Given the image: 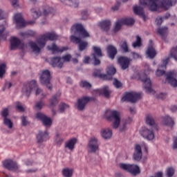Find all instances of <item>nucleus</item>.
Masks as SVG:
<instances>
[{"label":"nucleus","mask_w":177,"mask_h":177,"mask_svg":"<svg viewBox=\"0 0 177 177\" xmlns=\"http://www.w3.org/2000/svg\"><path fill=\"white\" fill-rule=\"evenodd\" d=\"M160 0H140V3L142 5V6H148L149 10L151 12H157L158 9V1ZM176 3V0H162L160 3V8L164 9L165 10H168L171 6L175 5Z\"/></svg>","instance_id":"obj_1"},{"label":"nucleus","mask_w":177,"mask_h":177,"mask_svg":"<svg viewBox=\"0 0 177 177\" xmlns=\"http://www.w3.org/2000/svg\"><path fill=\"white\" fill-rule=\"evenodd\" d=\"M120 112L117 111L108 110L105 113V118L107 121L113 122V128L117 129L120 127L121 122V118L120 117Z\"/></svg>","instance_id":"obj_2"},{"label":"nucleus","mask_w":177,"mask_h":177,"mask_svg":"<svg viewBox=\"0 0 177 177\" xmlns=\"http://www.w3.org/2000/svg\"><path fill=\"white\" fill-rule=\"evenodd\" d=\"M57 39V35L53 32H47L41 36L37 40V43L38 44L40 48H44L45 45H46V41H55Z\"/></svg>","instance_id":"obj_3"},{"label":"nucleus","mask_w":177,"mask_h":177,"mask_svg":"<svg viewBox=\"0 0 177 177\" xmlns=\"http://www.w3.org/2000/svg\"><path fill=\"white\" fill-rule=\"evenodd\" d=\"M119 167L121 169L127 171V172H129V174L133 175V176H136V175H139V174H140V168H139V166L136 165L120 163Z\"/></svg>","instance_id":"obj_4"},{"label":"nucleus","mask_w":177,"mask_h":177,"mask_svg":"<svg viewBox=\"0 0 177 177\" xmlns=\"http://www.w3.org/2000/svg\"><path fill=\"white\" fill-rule=\"evenodd\" d=\"M50 80H52V76H50V72L48 70L43 71L40 76V82L42 85L47 86L48 89L52 91L53 86L50 84Z\"/></svg>","instance_id":"obj_5"},{"label":"nucleus","mask_w":177,"mask_h":177,"mask_svg":"<svg viewBox=\"0 0 177 177\" xmlns=\"http://www.w3.org/2000/svg\"><path fill=\"white\" fill-rule=\"evenodd\" d=\"M71 31H73L74 34H80L82 38H89V37H91L88 31L85 30V28L81 24H77L73 25L71 27Z\"/></svg>","instance_id":"obj_6"},{"label":"nucleus","mask_w":177,"mask_h":177,"mask_svg":"<svg viewBox=\"0 0 177 177\" xmlns=\"http://www.w3.org/2000/svg\"><path fill=\"white\" fill-rule=\"evenodd\" d=\"M15 21L17 24V27L18 28H23V27H26L27 24H35V21H29L28 22H26L24 19L23 18V15L21 13H17L14 17Z\"/></svg>","instance_id":"obj_7"},{"label":"nucleus","mask_w":177,"mask_h":177,"mask_svg":"<svg viewBox=\"0 0 177 177\" xmlns=\"http://www.w3.org/2000/svg\"><path fill=\"white\" fill-rule=\"evenodd\" d=\"M70 39L71 42H73V44H76L78 45V49L80 52H82L88 48V44L86 41H82L81 38L75 37V35H71L70 37Z\"/></svg>","instance_id":"obj_8"},{"label":"nucleus","mask_w":177,"mask_h":177,"mask_svg":"<svg viewBox=\"0 0 177 177\" xmlns=\"http://www.w3.org/2000/svg\"><path fill=\"white\" fill-rule=\"evenodd\" d=\"M35 88H37V81L32 80L31 82H28L24 85L22 88V93L25 96L29 97L30 95L31 94V91L32 89H35Z\"/></svg>","instance_id":"obj_9"},{"label":"nucleus","mask_w":177,"mask_h":177,"mask_svg":"<svg viewBox=\"0 0 177 177\" xmlns=\"http://www.w3.org/2000/svg\"><path fill=\"white\" fill-rule=\"evenodd\" d=\"M140 99V93L130 92L127 93L122 98V102H131V103H136L137 100Z\"/></svg>","instance_id":"obj_10"},{"label":"nucleus","mask_w":177,"mask_h":177,"mask_svg":"<svg viewBox=\"0 0 177 177\" xmlns=\"http://www.w3.org/2000/svg\"><path fill=\"white\" fill-rule=\"evenodd\" d=\"M89 102H96V97H83L77 100V109L82 111L85 109V106L89 103Z\"/></svg>","instance_id":"obj_11"},{"label":"nucleus","mask_w":177,"mask_h":177,"mask_svg":"<svg viewBox=\"0 0 177 177\" xmlns=\"http://www.w3.org/2000/svg\"><path fill=\"white\" fill-rule=\"evenodd\" d=\"M36 118L41 121L43 125L46 128H50L52 127V119L46 116V115L39 112L36 114Z\"/></svg>","instance_id":"obj_12"},{"label":"nucleus","mask_w":177,"mask_h":177,"mask_svg":"<svg viewBox=\"0 0 177 177\" xmlns=\"http://www.w3.org/2000/svg\"><path fill=\"white\" fill-rule=\"evenodd\" d=\"M93 53L92 54L93 59L94 60V66H99L100 64V59L97 57H103V53H102V48L94 46L92 47Z\"/></svg>","instance_id":"obj_13"},{"label":"nucleus","mask_w":177,"mask_h":177,"mask_svg":"<svg viewBox=\"0 0 177 177\" xmlns=\"http://www.w3.org/2000/svg\"><path fill=\"white\" fill-rule=\"evenodd\" d=\"M131 62H132V59L125 56H120L118 59V63L119 66H120L122 70H127V68H129Z\"/></svg>","instance_id":"obj_14"},{"label":"nucleus","mask_w":177,"mask_h":177,"mask_svg":"<svg viewBox=\"0 0 177 177\" xmlns=\"http://www.w3.org/2000/svg\"><path fill=\"white\" fill-rule=\"evenodd\" d=\"M140 133L144 139L147 140H153L154 139V132L153 129L150 130L146 127H142L140 131Z\"/></svg>","instance_id":"obj_15"},{"label":"nucleus","mask_w":177,"mask_h":177,"mask_svg":"<svg viewBox=\"0 0 177 177\" xmlns=\"http://www.w3.org/2000/svg\"><path fill=\"white\" fill-rule=\"evenodd\" d=\"M89 153H96L99 150V142L97 138L92 137L88 144Z\"/></svg>","instance_id":"obj_16"},{"label":"nucleus","mask_w":177,"mask_h":177,"mask_svg":"<svg viewBox=\"0 0 177 177\" xmlns=\"http://www.w3.org/2000/svg\"><path fill=\"white\" fill-rule=\"evenodd\" d=\"M3 165L4 168H6V169H8V171H17V169H19L17 162L10 159L4 160L3 162Z\"/></svg>","instance_id":"obj_17"},{"label":"nucleus","mask_w":177,"mask_h":177,"mask_svg":"<svg viewBox=\"0 0 177 177\" xmlns=\"http://www.w3.org/2000/svg\"><path fill=\"white\" fill-rule=\"evenodd\" d=\"M169 63V57L162 60V64L160 65L157 71H156V75L157 77H161L165 74V68H167V64Z\"/></svg>","instance_id":"obj_18"},{"label":"nucleus","mask_w":177,"mask_h":177,"mask_svg":"<svg viewBox=\"0 0 177 177\" xmlns=\"http://www.w3.org/2000/svg\"><path fill=\"white\" fill-rule=\"evenodd\" d=\"M36 140L37 143H44V142L49 140V133L48 131H39L36 136Z\"/></svg>","instance_id":"obj_19"},{"label":"nucleus","mask_w":177,"mask_h":177,"mask_svg":"<svg viewBox=\"0 0 177 177\" xmlns=\"http://www.w3.org/2000/svg\"><path fill=\"white\" fill-rule=\"evenodd\" d=\"M140 80L143 82L144 88L146 89L147 92H151V80H150V78L147 77V75L144 74L140 76Z\"/></svg>","instance_id":"obj_20"},{"label":"nucleus","mask_w":177,"mask_h":177,"mask_svg":"<svg viewBox=\"0 0 177 177\" xmlns=\"http://www.w3.org/2000/svg\"><path fill=\"white\" fill-rule=\"evenodd\" d=\"M166 81L171 85V86H174V88H176L177 86V80H176V73L175 71L173 72H169L167 75Z\"/></svg>","instance_id":"obj_21"},{"label":"nucleus","mask_w":177,"mask_h":177,"mask_svg":"<svg viewBox=\"0 0 177 177\" xmlns=\"http://www.w3.org/2000/svg\"><path fill=\"white\" fill-rule=\"evenodd\" d=\"M142 156L143 153H142V147L139 144L136 145L133 156V160L136 161H140Z\"/></svg>","instance_id":"obj_22"},{"label":"nucleus","mask_w":177,"mask_h":177,"mask_svg":"<svg viewBox=\"0 0 177 177\" xmlns=\"http://www.w3.org/2000/svg\"><path fill=\"white\" fill-rule=\"evenodd\" d=\"M48 50H51L53 53H63V52L66 50H68V47L64 46V47H59L56 44H53L52 46H48Z\"/></svg>","instance_id":"obj_23"},{"label":"nucleus","mask_w":177,"mask_h":177,"mask_svg":"<svg viewBox=\"0 0 177 177\" xmlns=\"http://www.w3.org/2000/svg\"><path fill=\"white\" fill-rule=\"evenodd\" d=\"M106 52L109 59L114 60L115 55H117V48L115 46L110 44L106 46Z\"/></svg>","instance_id":"obj_24"},{"label":"nucleus","mask_w":177,"mask_h":177,"mask_svg":"<svg viewBox=\"0 0 177 177\" xmlns=\"http://www.w3.org/2000/svg\"><path fill=\"white\" fill-rule=\"evenodd\" d=\"M99 26L102 31L107 32L108 31H110V28H111V21L109 19L104 20L100 22Z\"/></svg>","instance_id":"obj_25"},{"label":"nucleus","mask_w":177,"mask_h":177,"mask_svg":"<svg viewBox=\"0 0 177 177\" xmlns=\"http://www.w3.org/2000/svg\"><path fill=\"white\" fill-rule=\"evenodd\" d=\"M62 58L60 57H54L50 59V64L53 67H58L62 68L63 67V62H62Z\"/></svg>","instance_id":"obj_26"},{"label":"nucleus","mask_w":177,"mask_h":177,"mask_svg":"<svg viewBox=\"0 0 177 177\" xmlns=\"http://www.w3.org/2000/svg\"><path fill=\"white\" fill-rule=\"evenodd\" d=\"M95 92L97 93L98 95H103L104 97H109L110 94L111 93V91H110V89L109 88V86H104L101 89H96L95 90Z\"/></svg>","instance_id":"obj_27"},{"label":"nucleus","mask_w":177,"mask_h":177,"mask_svg":"<svg viewBox=\"0 0 177 177\" xmlns=\"http://www.w3.org/2000/svg\"><path fill=\"white\" fill-rule=\"evenodd\" d=\"M133 12L135 15H138V16H140V17H142L144 20H146V15H145L143 7L140 6H135L133 7Z\"/></svg>","instance_id":"obj_28"},{"label":"nucleus","mask_w":177,"mask_h":177,"mask_svg":"<svg viewBox=\"0 0 177 177\" xmlns=\"http://www.w3.org/2000/svg\"><path fill=\"white\" fill-rule=\"evenodd\" d=\"M20 44H21L20 39L17 37H11L10 50H15V49H17Z\"/></svg>","instance_id":"obj_29"},{"label":"nucleus","mask_w":177,"mask_h":177,"mask_svg":"<svg viewBox=\"0 0 177 177\" xmlns=\"http://www.w3.org/2000/svg\"><path fill=\"white\" fill-rule=\"evenodd\" d=\"M146 122L148 125L153 127V129L158 131V125L156 124V122L154 121V118L151 115H147L146 116Z\"/></svg>","instance_id":"obj_30"},{"label":"nucleus","mask_w":177,"mask_h":177,"mask_svg":"<svg viewBox=\"0 0 177 177\" xmlns=\"http://www.w3.org/2000/svg\"><path fill=\"white\" fill-rule=\"evenodd\" d=\"M162 123L164 125H166V127H170V128H172L174 124V120L169 115H165L162 118Z\"/></svg>","instance_id":"obj_31"},{"label":"nucleus","mask_w":177,"mask_h":177,"mask_svg":"<svg viewBox=\"0 0 177 177\" xmlns=\"http://www.w3.org/2000/svg\"><path fill=\"white\" fill-rule=\"evenodd\" d=\"M75 145H77V138H72L65 143V147L68 150L73 151L75 147Z\"/></svg>","instance_id":"obj_32"},{"label":"nucleus","mask_w":177,"mask_h":177,"mask_svg":"<svg viewBox=\"0 0 177 177\" xmlns=\"http://www.w3.org/2000/svg\"><path fill=\"white\" fill-rule=\"evenodd\" d=\"M147 55L149 59H154L157 53L156 52V49L153 48V46L150 45L147 50Z\"/></svg>","instance_id":"obj_33"},{"label":"nucleus","mask_w":177,"mask_h":177,"mask_svg":"<svg viewBox=\"0 0 177 177\" xmlns=\"http://www.w3.org/2000/svg\"><path fill=\"white\" fill-rule=\"evenodd\" d=\"M116 72L117 71L115 70V68H114V66H108L106 68V75L108 76L107 80H111L113 78V75H114V74H115Z\"/></svg>","instance_id":"obj_34"},{"label":"nucleus","mask_w":177,"mask_h":177,"mask_svg":"<svg viewBox=\"0 0 177 177\" xmlns=\"http://www.w3.org/2000/svg\"><path fill=\"white\" fill-rule=\"evenodd\" d=\"M93 77L101 78L102 80H109V76L106 74H101L100 69H95L93 73Z\"/></svg>","instance_id":"obj_35"},{"label":"nucleus","mask_w":177,"mask_h":177,"mask_svg":"<svg viewBox=\"0 0 177 177\" xmlns=\"http://www.w3.org/2000/svg\"><path fill=\"white\" fill-rule=\"evenodd\" d=\"M57 97H60V93H57L56 95H55L51 100H50V104L49 107H53L56 106L59 103V100Z\"/></svg>","instance_id":"obj_36"},{"label":"nucleus","mask_w":177,"mask_h":177,"mask_svg":"<svg viewBox=\"0 0 177 177\" xmlns=\"http://www.w3.org/2000/svg\"><path fill=\"white\" fill-rule=\"evenodd\" d=\"M113 136V131L110 129H105L102 131V136L104 139H110Z\"/></svg>","instance_id":"obj_37"},{"label":"nucleus","mask_w":177,"mask_h":177,"mask_svg":"<svg viewBox=\"0 0 177 177\" xmlns=\"http://www.w3.org/2000/svg\"><path fill=\"white\" fill-rule=\"evenodd\" d=\"M169 57V59H171V57H172L176 60V62H177V46L176 47L171 48V49L169 53V57Z\"/></svg>","instance_id":"obj_38"},{"label":"nucleus","mask_w":177,"mask_h":177,"mask_svg":"<svg viewBox=\"0 0 177 177\" xmlns=\"http://www.w3.org/2000/svg\"><path fill=\"white\" fill-rule=\"evenodd\" d=\"M29 46H30L32 52H34L35 53H39L41 52V48H39L35 42H29Z\"/></svg>","instance_id":"obj_39"},{"label":"nucleus","mask_w":177,"mask_h":177,"mask_svg":"<svg viewBox=\"0 0 177 177\" xmlns=\"http://www.w3.org/2000/svg\"><path fill=\"white\" fill-rule=\"evenodd\" d=\"M120 48L124 53L130 52L129 46H128V43L125 40L120 42Z\"/></svg>","instance_id":"obj_40"},{"label":"nucleus","mask_w":177,"mask_h":177,"mask_svg":"<svg viewBox=\"0 0 177 177\" xmlns=\"http://www.w3.org/2000/svg\"><path fill=\"white\" fill-rule=\"evenodd\" d=\"M168 32V28L167 27H162V28H159L157 29V34L160 35L162 38H164L165 35H167V33Z\"/></svg>","instance_id":"obj_41"},{"label":"nucleus","mask_w":177,"mask_h":177,"mask_svg":"<svg viewBox=\"0 0 177 177\" xmlns=\"http://www.w3.org/2000/svg\"><path fill=\"white\" fill-rule=\"evenodd\" d=\"M122 23L124 24V26H133L135 24V19L133 18H124L122 19Z\"/></svg>","instance_id":"obj_42"},{"label":"nucleus","mask_w":177,"mask_h":177,"mask_svg":"<svg viewBox=\"0 0 177 177\" xmlns=\"http://www.w3.org/2000/svg\"><path fill=\"white\" fill-rule=\"evenodd\" d=\"M62 175L64 177H71L73 176V169L65 168L62 169Z\"/></svg>","instance_id":"obj_43"},{"label":"nucleus","mask_w":177,"mask_h":177,"mask_svg":"<svg viewBox=\"0 0 177 177\" xmlns=\"http://www.w3.org/2000/svg\"><path fill=\"white\" fill-rule=\"evenodd\" d=\"M133 48H139L142 46V38L139 35L136 36V41L132 44Z\"/></svg>","instance_id":"obj_44"},{"label":"nucleus","mask_w":177,"mask_h":177,"mask_svg":"<svg viewBox=\"0 0 177 177\" xmlns=\"http://www.w3.org/2000/svg\"><path fill=\"white\" fill-rule=\"evenodd\" d=\"M123 24H124V23H122V19L118 21L115 23V27L113 28V32H118V30H121V27H122Z\"/></svg>","instance_id":"obj_45"},{"label":"nucleus","mask_w":177,"mask_h":177,"mask_svg":"<svg viewBox=\"0 0 177 177\" xmlns=\"http://www.w3.org/2000/svg\"><path fill=\"white\" fill-rule=\"evenodd\" d=\"M15 109L17 110V111H19L20 113H24L25 109L24 106H23V104L20 102H15Z\"/></svg>","instance_id":"obj_46"},{"label":"nucleus","mask_w":177,"mask_h":177,"mask_svg":"<svg viewBox=\"0 0 177 177\" xmlns=\"http://www.w3.org/2000/svg\"><path fill=\"white\" fill-rule=\"evenodd\" d=\"M3 124L8 127L9 129H12L13 128V122H12V120L8 118L3 119Z\"/></svg>","instance_id":"obj_47"},{"label":"nucleus","mask_w":177,"mask_h":177,"mask_svg":"<svg viewBox=\"0 0 177 177\" xmlns=\"http://www.w3.org/2000/svg\"><path fill=\"white\" fill-rule=\"evenodd\" d=\"M80 86L82 88H85V89H91V88H92V84L87 81L83 80L80 82Z\"/></svg>","instance_id":"obj_48"},{"label":"nucleus","mask_w":177,"mask_h":177,"mask_svg":"<svg viewBox=\"0 0 177 177\" xmlns=\"http://www.w3.org/2000/svg\"><path fill=\"white\" fill-rule=\"evenodd\" d=\"M55 142L57 146H62V143H63L64 140H63V138H60V134H59V133L56 134Z\"/></svg>","instance_id":"obj_49"},{"label":"nucleus","mask_w":177,"mask_h":177,"mask_svg":"<svg viewBox=\"0 0 177 177\" xmlns=\"http://www.w3.org/2000/svg\"><path fill=\"white\" fill-rule=\"evenodd\" d=\"M6 64H0V78L3 77V75L6 73Z\"/></svg>","instance_id":"obj_50"},{"label":"nucleus","mask_w":177,"mask_h":177,"mask_svg":"<svg viewBox=\"0 0 177 177\" xmlns=\"http://www.w3.org/2000/svg\"><path fill=\"white\" fill-rule=\"evenodd\" d=\"M33 19H38L41 16V13L37 11L35 9L30 10Z\"/></svg>","instance_id":"obj_51"},{"label":"nucleus","mask_w":177,"mask_h":177,"mask_svg":"<svg viewBox=\"0 0 177 177\" xmlns=\"http://www.w3.org/2000/svg\"><path fill=\"white\" fill-rule=\"evenodd\" d=\"M175 174V169L172 167H169L167 169V177H173Z\"/></svg>","instance_id":"obj_52"},{"label":"nucleus","mask_w":177,"mask_h":177,"mask_svg":"<svg viewBox=\"0 0 177 177\" xmlns=\"http://www.w3.org/2000/svg\"><path fill=\"white\" fill-rule=\"evenodd\" d=\"M43 106H45V102H44V101H42V100H40V101L36 102L35 107V109H37V110H41Z\"/></svg>","instance_id":"obj_53"},{"label":"nucleus","mask_w":177,"mask_h":177,"mask_svg":"<svg viewBox=\"0 0 177 177\" xmlns=\"http://www.w3.org/2000/svg\"><path fill=\"white\" fill-rule=\"evenodd\" d=\"M1 117H3V118H8V115H9V109L8 108H4L1 111Z\"/></svg>","instance_id":"obj_54"},{"label":"nucleus","mask_w":177,"mask_h":177,"mask_svg":"<svg viewBox=\"0 0 177 177\" xmlns=\"http://www.w3.org/2000/svg\"><path fill=\"white\" fill-rule=\"evenodd\" d=\"M59 107L60 113H64L65 109H68V105L66 104L65 103H61Z\"/></svg>","instance_id":"obj_55"},{"label":"nucleus","mask_w":177,"mask_h":177,"mask_svg":"<svg viewBox=\"0 0 177 177\" xmlns=\"http://www.w3.org/2000/svg\"><path fill=\"white\" fill-rule=\"evenodd\" d=\"M71 55L70 54H67L66 55H64L62 59L64 60V62L66 63H68L70 62V60H71Z\"/></svg>","instance_id":"obj_56"},{"label":"nucleus","mask_w":177,"mask_h":177,"mask_svg":"<svg viewBox=\"0 0 177 177\" xmlns=\"http://www.w3.org/2000/svg\"><path fill=\"white\" fill-rule=\"evenodd\" d=\"M113 84L115 88H121V86H122V83L117 79H114Z\"/></svg>","instance_id":"obj_57"},{"label":"nucleus","mask_w":177,"mask_h":177,"mask_svg":"<svg viewBox=\"0 0 177 177\" xmlns=\"http://www.w3.org/2000/svg\"><path fill=\"white\" fill-rule=\"evenodd\" d=\"M21 120L22 127H27V125H28V120H27V117L22 116L21 118Z\"/></svg>","instance_id":"obj_58"},{"label":"nucleus","mask_w":177,"mask_h":177,"mask_svg":"<svg viewBox=\"0 0 177 177\" xmlns=\"http://www.w3.org/2000/svg\"><path fill=\"white\" fill-rule=\"evenodd\" d=\"M69 3L71 6H73V8H78V2L77 0H68Z\"/></svg>","instance_id":"obj_59"},{"label":"nucleus","mask_w":177,"mask_h":177,"mask_svg":"<svg viewBox=\"0 0 177 177\" xmlns=\"http://www.w3.org/2000/svg\"><path fill=\"white\" fill-rule=\"evenodd\" d=\"M162 21H164L162 17H158L156 19L157 26H161V24H162Z\"/></svg>","instance_id":"obj_60"},{"label":"nucleus","mask_w":177,"mask_h":177,"mask_svg":"<svg viewBox=\"0 0 177 177\" xmlns=\"http://www.w3.org/2000/svg\"><path fill=\"white\" fill-rule=\"evenodd\" d=\"M88 16H89L88 11L84 10L82 12V17L83 20H86L88 19Z\"/></svg>","instance_id":"obj_61"},{"label":"nucleus","mask_w":177,"mask_h":177,"mask_svg":"<svg viewBox=\"0 0 177 177\" xmlns=\"http://www.w3.org/2000/svg\"><path fill=\"white\" fill-rule=\"evenodd\" d=\"M26 35H28V37H35V32L32 30H29L26 32Z\"/></svg>","instance_id":"obj_62"},{"label":"nucleus","mask_w":177,"mask_h":177,"mask_svg":"<svg viewBox=\"0 0 177 177\" xmlns=\"http://www.w3.org/2000/svg\"><path fill=\"white\" fill-rule=\"evenodd\" d=\"M121 3L120 2H118L116 5L113 6L112 7V10H118V9L120 8V5Z\"/></svg>","instance_id":"obj_63"},{"label":"nucleus","mask_w":177,"mask_h":177,"mask_svg":"<svg viewBox=\"0 0 177 177\" xmlns=\"http://www.w3.org/2000/svg\"><path fill=\"white\" fill-rule=\"evenodd\" d=\"M174 149H177V137L174 138Z\"/></svg>","instance_id":"obj_64"}]
</instances>
